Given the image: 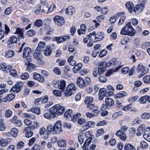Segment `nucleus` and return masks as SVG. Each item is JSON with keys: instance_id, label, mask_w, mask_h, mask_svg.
I'll return each mask as SVG.
<instances>
[{"instance_id": "obj_1", "label": "nucleus", "mask_w": 150, "mask_h": 150, "mask_svg": "<svg viewBox=\"0 0 150 150\" xmlns=\"http://www.w3.org/2000/svg\"><path fill=\"white\" fill-rule=\"evenodd\" d=\"M120 34L124 35L133 36L135 35V31L132 27L130 22L127 23L121 30Z\"/></svg>"}, {"instance_id": "obj_2", "label": "nucleus", "mask_w": 150, "mask_h": 150, "mask_svg": "<svg viewBox=\"0 0 150 150\" xmlns=\"http://www.w3.org/2000/svg\"><path fill=\"white\" fill-rule=\"evenodd\" d=\"M65 111V108L59 104H56L51 107L50 112L55 117V115H60L63 113Z\"/></svg>"}, {"instance_id": "obj_3", "label": "nucleus", "mask_w": 150, "mask_h": 150, "mask_svg": "<svg viewBox=\"0 0 150 150\" xmlns=\"http://www.w3.org/2000/svg\"><path fill=\"white\" fill-rule=\"evenodd\" d=\"M136 70L137 72L141 73L143 75H144L148 72V69L142 63H140L138 65Z\"/></svg>"}, {"instance_id": "obj_4", "label": "nucleus", "mask_w": 150, "mask_h": 150, "mask_svg": "<svg viewBox=\"0 0 150 150\" xmlns=\"http://www.w3.org/2000/svg\"><path fill=\"white\" fill-rule=\"evenodd\" d=\"M23 83L21 81H18L15 85L13 86L11 90L16 93H18L20 91L21 87L23 86Z\"/></svg>"}, {"instance_id": "obj_5", "label": "nucleus", "mask_w": 150, "mask_h": 150, "mask_svg": "<svg viewBox=\"0 0 150 150\" xmlns=\"http://www.w3.org/2000/svg\"><path fill=\"white\" fill-rule=\"evenodd\" d=\"M54 22L58 26H61L64 23V20L63 17L57 16L54 18Z\"/></svg>"}, {"instance_id": "obj_6", "label": "nucleus", "mask_w": 150, "mask_h": 150, "mask_svg": "<svg viewBox=\"0 0 150 150\" xmlns=\"http://www.w3.org/2000/svg\"><path fill=\"white\" fill-rule=\"evenodd\" d=\"M15 97V95L13 93L8 94L2 99L0 98V103L3 102H7L8 101H11L14 99Z\"/></svg>"}, {"instance_id": "obj_7", "label": "nucleus", "mask_w": 150, "mask_h": 150, "mask_svg": "<svg viewBox=\"0 0 150 150\" xmlns=\"http://www.w3.org/2000/svg\"><path fill=\"white\" fill-rule=\"evenodd\" d=\"M69 36L68 35H63L59 37H55L53 38V40L55 41L57 43L64 42L67 39H69Z\"/></svg>"}, {"instance_id": "obj_8", "label": "nucleus", "mask_w": 150, "mask_h": 150, "mask_svg": "<svg viewBox=\"0 0 150 150\" xmlns=\"http://www.w3.org/2000/svg\"><path fill=\"white\" fill-rule=\"evenodd\" d=\"M144 7L143 5L138 4L134 8L133 11L136 13L139 14L143 11Z\"/></svg>"}, {"instance_id": "obj_9", "label": "nucleus", "mask_w": 150, "mask_h": 150, "mask_svg": "<svg viewBox=\"0 0 150 150\" xmlns=\"http://www.w3.org/2000/svg\"><path fill=\"white\" fill-rule=\"evenodd\" d=\"M76 83L81 88L86 87L87 84V83H86L83 79L81 77H78L77 78Z\"/></svg>"}, {"instance_id": "obj_10", "label": "nucleus", "mask_w": 150, "mask_h": 150, "mask_svg": "<svg viewBox=\"0 0 150 150\" xmlns=\"http://www.w3.org/2000/svg\"><path fill=\"white\" fill-rule=\"evenodd\" d=\"M104 65L105 63L103 62H101L99 63L98 70L99 74H103L106 70Z\"/></svg>"}, {"instance_id": "obj_11", "label": "nucleus", "mask_w": 150, "mask_h": 150, "mask_svg": "<svg viewBox=\"0 0 150 150\" xmlns=\"http://www.w3.org/2000/svg\"><path fill=\"white\" fill-rule=\"evenodd\" d=\"M12 140V139L11 138L2 139L0 140V145L2 147L6 146Z\"/></svg>"}, {"instance_id": "obj_12", "label": "nucleus", "mask_w": 150, "mask_h": 150, "mask_svg": "<svg viewBox=\"0 0 150 150\" xmlns=\"http://www.w3.org/2000/svg\"><path fill=\"white\" fill-rule=\"evenodd\" d=\"M54 132H59L62 130V123L60 121H58L55 124L54 126Z\"/></svg>"}, {"instance_id": "obj_13", "label": "nucleus", "mask_w": 150, "mask_h": 150, "mask_svg": "<svg viewBox=\"0 0 150 150\" xmlns=\"http://www.w3.org/2000/svg\"><path fill=\"white\" fill-rule=\"evenodd\" d=\"M117 17L121 16V17L119 21L118 25H120L123 23L125 19L126 16L124 15V12L119 13L117 14Z\"/></svg>"}, {"instance_id": "obj_14", "label": "nucleus", "mask_w": 150, "mask_h": 150, "mask_svg": "<svg viewBox=\"0 0 150 150\" xmlns=\"http://www.w3.org/2000/svg\"><path fill=\"white\" fill-rule=\"evenodd\" d=\"M116 135L117 136L119 137L120 139L123 140L125 141L126 139V136L125 133L122 132L121 130H119L117 132Z\"/></svg>"}, {"instance_id": "obj_15", "label": "nucleus", "mask_w": 150, "mask_h": 150, "mask_svg": "<svg viewBox=\"0 0 150 150\" xmlns=\"http://www.w3.org/2000/svg\"><path fill=\"white\" fill-rule=\"evenodd\" d=\"M33 78L40 82H43L44 81V78L40 74L37 73H35L34 74Z\"/></svg>"}, {"instance_id": "obj_16", "label": "nucleus", "mask_w": 150, "mask_h": 150, "mask_svg": "<svg viewBox=\"0 0 150 150\" xmlns=\"http://www.w3.org/2000/svg\"><path fill=\"white\" fill-rule=\"evenodd\" d=\"M41 52L40 50H36L34 54L33 57L34 58L40 61L41 60L42 56L41 54Z\"/></svg>"}, {"instance_id": "obj_17", "label": "nucleus", "mask_w": 150, "mask_h": 150, "mask_svg": "<svg viewBox=\"0 0 150 150\" xmlns=\"http://www.w3.org/2000/svg\"><path fill=\"white\" fill-rule=\"evenodd\" d=\"M88 39L90 41L93 42H97L96 38V32L93 31L92 33H90L88 36Z\"/></svg>"}, {"instance_id": "obj_18", "label": "nucleus", "mask_w": 150, "mask_h": 150, "mask_svg": "<svg viewBox=\"0 0 150 150\" xmlns=\"http://www.w3.org/2000/svg\"><path fill=\"white\" fill-rule=\"evenodd\" d=\"M147 129H149V131L146 130L144 132V133L143 134V137L148 141L150 142V128L147 127Z\"/></svg>"}, {"instance_id": "obj_19", "label": "nucleus", "mask_w": 150, "mask_h": 150, "mask_svg": "<svg viewBox=\"0 0 150 150\" xmlns=\"http://www.w3.org/2000/svg\"><path fill=\"white\" fill-rule=\"evenodd\" d=\"M105 104L109 107L112 106L114 105V100L111 98H107L105 100Z\"/></svg>"}, {"instance_id": "obj_20", "label": "nucleus", "mask_w": 150, "mask_h": 150, "mask_svg": "<svg viewBox=\"0 0 150 150\" xmlns=\"http://www.w3.org/2000/svg\"><path fill=\"white\" fill-rule=\"evenodd\" d=\"M31 52V49L29 47H26L23 50V56L24 58H25L28 56Z\"/></svg>"}, {"instance_id": "obj_21", "label": "nucleus", "mask_w": 150, "mask_h": 150, "mask_svg": "<svg viewBox=\"0 0 150 150\" xmlns=\"http://www.w3.org/2000/svg\"><path fill=\"white\" fill-rule=\"evenodd\" d=\"M45 46L46 44L45 42L43 41L40 42L39 43L36 50H40V52H41L42 50H43V49Z\"/></svg>"}, {"instance_id": "obj_22", "label": "nucleus", "mask_w": 150, "mask_h": 150, "mask_svg": "<svg viewBox=\"0 0 150 150\" xmlns=\"http://www.w3.org/2000/svg\"><path fill=\"white\" fill-rule=\"evenodd\" d=\"M72 110L71 109L68 110L65 112L64 114V116L67 119L71 120L73 115L72 113Z\"/></svg>"}, {"instance_id": "obj_23", "label": "nucleus", "mask_w": 150, "mask_h": 150, "mask_svg": "<svg viewBox=\"0 0 150 150\" xmlns=\"http://www.w3.org/2000/svg\"><path fill=\"white\" fill-rule=\"evenodd\" d=\"M80 29H79L77 30V32L79 35H81L82 34H83L85 33L86 29V25L84 24H82L80 26Z\"/></svg>"}, {"instance_id": "obj_24", "label": "nucleus", "mask_w": 150, "mask_h": 150, "mask_svg": "<svg viewBox=\"0 0 150 150\" xmlns=\"http://www.w3.org/2000/svg\"><path fill=\"white\" fill-rule=\"evenodd\" d=\"M51 47L47 45L45 50H43L44 54L46 56H49L51 54Z\"/></svg>"}, {"instance_id": "obj_25", "label": "nucleus", "mask_w": 150, "mask_h": 150, "mask_svg": "<svg viewBox=\"0 0 150 150\" xmlns=\"http://www.w3.org/2000/svg\"><path fill=\"white\" fill-rule=\"evenodd\" d=\"M75 12V9L74 7L70 6L66 9V13L69 15H72Z\"/></svg>"}, {"instance_id": "obj_26", "label": "nucleus", "mask_w": 150, "mask_h": 150, "mask_svg": "<svg viewBox=\"0 0 150 150\" xmlns=\"http://www.w3.org/2000/svg\"><path fill=\"white\" fill-rule=\"evenodd\" d=\"M126 7L130 13H132V9L134 8L133 4L131 1L127 2L126 4Z\"/></svg>"}, {"instance_id": "obj_27", "label": "nucleus", "mask_w": 150, "mask_h": 150, "mask_svg": "<svg viewBox=\"0 0 150 150\" xmlns=\"http://www.w3.org/2000/svg\"><path fill=\"white\" fill-rule=\"evenodd\" d=\"M127 95V94L124 91H121L116 94L114 96V98L115 99L119 98L124 97Z\"/></svg>"}, {"instance_id": "obj_28", "label": "nucleus", "mask_w": 150, "mask_h": 150, "mask_svg": "<svg viewBox=\"0 0 150 150\" xmlns=\"http://www.w3.org/2000/svg\"><path fill=\"white\" fill-rule=\"evenodd\" d=\"M23 30L22 29H21L19 28H17L16 29V33L18 34V39L23 38Z\"/></svg>"}, {"instance_id": "obj_29", "label": "nucleus", "mask_w": 150, "mask_h": 150, "mask_svg": "<svg viewBox=\"0 0 150 150\" xmlns=\"http://www.w3.org/2000/svg\"><path fill=\"white\" fill-rule=\"evenodd\" d=\"M67 88L68 90L70 91L73 93L76 89V87L75 84L74 83H71L69 84Z\"/></svg>"}, {"instance_id": "obj_30", "label": "nucleus", "mask_w": 150, "mask_h": 150, "mask_svg": "<svg viewBox=\"0 0 150 150\" xmlns=\"http://www.w3.org/2000/svg\"><path fill=\"white\" fill-rule=\"evenodd\" d=\"M90 139H88V140H86L83 146L82 147V150H88V147L90 144V142L91 141Z\"/></svg>"}, {"instance_id": "obj_31", "label": "nucleus", "mask_w": 150, "mask_h": 150, "mask_svg": "<svg viewBox=\"0 0 150 150\" xmlns=\"http://www.w3.org/2000/svg\"><path fill=\"white\" fill-rule=\"evenodd\" d=\"M22 117L24 118H28L32 120L34 119L35 117L34 115L32 114H29L26 113H23L21 115Z\"/></svg>"}, {"instance_id": "obj_32", "label": "nucleus", "mask_w": 150, "mask_h": 150, "mask_svg": "<svg viewBox=\"0 0 150 150\" xmlns=\"http://www.w3.org/2000/svg\"><path fill=\"white\" fill-rule=\"evenodd\" d=\"M104 38V35L103 32H100L97 34H96V38L97 42L102 40Z\"/></svg>"}, {"instance_id": "obj_33", "label": "nucleus", "mask_w": 150, "mask_h": 150, "mask_svg": "<svg viewBox=\"0 0 150 150\" xmlns=\"http://www.w3.org/2000/svg\"><path fill=\"white\" fill-rule=\"evenodd\" d=\"M33 25L37 27L42 26L43 25L42 20L40 19L37 20L34 22Z\"/></svg>"}, {"instance_id": "obj_34", "label": "nucleus", "mask_w": 150, "mask_h": 150, "mask_svg": "<svg viewBox=\"0 0 150 150\" xmlns=\"http://www.w3.org/2000/svg\"><path fill=\"white\" fill-rule=\"evenodd\" d=\"M95 125V123L93 121H89L87 122L85 126L86 129H88L90 127H93Z\"/></svg>"}, {"instance_id": "obj_35", "label": "nucleus", "mask_w": 150, "mask_h": 150, "mask_svg": "<svg viewBox=\"0 0 150 150\" xmlns=\"http://www.w3.org/2000/svg\"><path fill=\"white\" fill-rule=\"evenodd\" d=\"M124 149L125 150H135L134 146L132 144L128 143L125 145Z\"/></svg>"}, {"instance_id": "obj_36", "label": "nucleus", "mask_w": 150, "mask_h": 150, "mask_svg": "<svg viewBox=\"0 0 150 150\" xmlns=\"http://www.w3.org/2000/svg\"><path fill=\"white\" fill-rule=\"evenodd\" d=\"M29 111L37 115H39L40 113V109L38 107L31 108Z\"/></svg>"}, {"instance_id": "obj_37", "label": "nucleus", "mask_w": 150, "mask_h": 150, "mask_svg": "<svg viewBox=\"0 0 150 150\" xmlns=\"http://www.w3.org/2000/svg\"><path fill=\"white\" fill-rule=\"evenodd\" d=\"M17 41V37L12 36L8 40V43L9 44L16 43Z\"/></svg>"}, {"instance_id": "obj_38", "label": "nucleus", "mask_w": 150, "mask_h": 150, "mask_svg": "<svg viewBox=\"0 0 150 150\" xmlns=\"http://www.w3.org/2000/svg\"><path fill=\"white\" fill-rule=\"evenodd\" d=\"M53 129H54V127L52 125H48L46 129V133L47 135H48L50 134L52 131H53L54 132Z\"/></svg>"}, {"instance_id": "obj_39", "label": "nucleus", "mask_w": 150, "mask_h": 150, "mask_svg": "<svg viewBox=\"0 0 150 150\" xmlns=\"http://www.w3.org/2000/svg\"><path fill=\"white\" fill-rule=\"evenodd\" d=\"M59 88L62 91H63L66 87V82L64 80H62L60 81V83L59 85Z\"/></svg>"}, {"instance_id": "obj_40", "label": "nucleus", "mask_w": 150, "mask_h": 150, "mask_svg": "<svg viewBox=\"0 0 150 150\" xmlns=\"http://www.w3.org/2000/svg\"><path fill=\"white\" fill-rule=\"evenodd\" d=\"M14 55V52L12 50H9L6 53L5 56L6 58H10L13 57Z\"/></svg>"}, {"instance_id": "obj_41", "label": "nucleus", "mask_w": 150, "mask_h": 150, "mask_svg": "<svg viewBox=\"0 0 150 150\" xmlns=\"http://www.w3.org/2000/svg\"><path fill=\"white\" fill-rule=\"evenodd\" d=\"M10 132L12 137H16L17 136L18 131L16 128H13L11 129Z\"/></svg>"}, {"instance_id": "obj_42", "label": "nucleus", "mask_w": 150, "mask_h": 150, "mask_svg": "<svg viewBox=\"0 0 150 150\" xmlns=\"http://www.w3.org/2000/svg\"><path fill=\"white\" fill-rule=\"evenodd\" d=\"M93 100V98L92 97L87 96L85 99L84 102L87 105L91 103Z\"/></svg>"}, {"instance_id": "obj_43", "label": "nucleus", "mask_w": 150, "mask_h": 150, "mask_svg": "<svg viewBox=\"0 0 150 150\" xmlns=\"http://www.w3.org/2000/svg\"><path fill=\"white\" fill-rule=\"evenodd\" d=\"M81 116V114L80 113H78L76 114L73 115L70 120H72L74 122H75L76 121L77 118L80 117Z\"/></svg>"}, {"instance_id": "obj_44", "label": "nucleus", "mask_w": 150, "mask_h": 150, "mask_svg": "<svg viewBox=\"0 0 150 150\" xmlns=\"http://www.w3.org/2000/svg\"><path fill=\"white\" fill-rule=\"evenodd\" d=\"M58 146L60 147H64L66 146L65 140H60L57 142Z\"/></svg>"}, {"instance_id": "obj_45", "label": "nucleus", "mask_w": 150, "mask_h": 150, "mask_svg": "<svg viewBox=\"0 0 150 150\" xmlns=\"http://www.w3.org/2000/svg\"><path fill=\"white\" fill-rule=\"evenodd\" d=\"M105 88H101L100 89L99 92V95H102L104 96H107V92Z\"/></svg>"}, {"instance_id": "obj_46", "label": "nucleus", "mask_w": 150, "mask_h": 150, "mask_svg": "<svg viewBox=\"0 0 150 150\" xmlns=\"http://www.w3.org/2000/svg\"><path fill=\"white\" fill-rule=\"evenodd\" d=\"M141 117L143 119H149L150 118V113L146 112H144L142 115Z\"/></svg>"}, {"instance_id": "obj_47", "label": "nucleus", "mask_w": 150, "mask_h": 150, "mask_svg": "<svg viewBox=\"0 0 150 150\" xmlns=\"http://www.w3.org/2000/svg\"><path fill=\"white\" fill-rule=\"evenodd\" d=\"M85 137L88 138L86 140H88V139H90L91 141L90 143L91 142V140H92V132L90 131H88L86 132L85 133Z\"/></svg>"}, {"instance_id": "obj_48", "label": "nucleus", "mask_w": 150, "mask_h": 150, "mask_svg": "<svg viewBox=\"0 0 150 150\" xmlns=\"http://www.w3.org/2000/svg\"><path fill=\"white\" fill-rule=\"evenodd\" d=\"M51 115L48 113H44V117L47 119H51L52 118H54L55 117L54 115L51 113H50Z\"/></svg>"}, {"instance_id": "obj_49", "label": "nucleus", "mask_w": 150, "mask_h": 150, "mask_svg": "<svg viewBox=\"0 0 150 150\" xmlns=\"http://www.w3.org/2000/svg\"><path fill=\"white\" fill-rule=\"evenodd\" d=\"M20 18L24 24H26L30 22V20L28 18L24 16H21Z\"/></svg>"}, {"instance_id": "obj_50", "label": "nucleus", "mask_w": 150, "mask_h": 150, "mask_svg": "<svg viewBox=\"0 0 150 150\" xmlns=\"http://www.w3.org/2000/svg\"><path fill=\"white\" fill-rule=\"evenodd\" d=\"M73 93L70 91L68 90L66 88V89L64 92V95L65 96L69 97L71 96Z\"/></svg>"}, {"instance_id": "obj_51", "label": "nucleus", "mask_w": 150, "mask_h": 150, "mask_svg": "<svg viewBox=\"0 0 150 150\" xmlns=\"http://www.w3.org/2000/svg\"><path fill=\"white\" fill-rule=\"evenodd\" d=\"M39 127V123L37 122L34 121L33 123V125L30 126V128L32 129H34L35 128H37Z\"/></svg>"}, {"instance_id": "obj_52", "label": "nucleus", "mask_w": 150, "mask_h": 150, "mask_svg": "<svg viewBox=\"0 0 150 150\" xmlns=\"http://www.w3.org/2000/svg\"><path fill=\"white\" fill-rule=\"evenodd\" d=\"M128 39L127 37H125L123 38L121 40V42L122 45L126 44L128 41Z\"/></svg>"}, {"instance_id": "obj_53", "label": "nucleus", "mask_w": 150, "mask_h": 150, "mask_svg": "<svg viewBox=\"0 0 150 150\" xmlns=\"http://www.w3.org/2000/svg\"><path fill=\"white\" fill-rule=\"evenodd\" d=\"M144 82L146 83H150V76H145L143 78Z\"/></svg>"}, {"instance_id": "obj_54", "label": "nucleus", "mask_w": 150, "mask_h": 150, "mask_svg": "<svg viewBox=\"0 0 150 150\" xmlns=\"http://www.w3.org/2000/svg\"><path fill=\"white\" fill-rule=\"evenodd\" d=\"M36 34V32L32 29L28 31L27 34L30 36H34Z\"/></svg>"}, {"instance_id": "obj_55", "label": "nucleus", "mask_w": 150, "mask_h": 150, "mask_svg": "<svg viewBox=\"0 0 150 150\" xmlns=\"http://www.w3.org/2000/svg\"><path fill=\"white\" fill-rule=\"evenodd\" d=\"M129 70L128 67H125L122 69L121 71L122 73L124 74H127Z\"/></svg>"}, {"instance_id": "obj_56", "label": "nucleus", "mask_w": 150, "mask_h": 150, "mask_svg": "<svg viewBox=\"0 0 150 150\" xmlns=\"http://www.w3.org/2000/svg\"><path fill=\"white\" fill-rule=\"evenodd\" d=\"M98 80L99 81L102 83H105L107 80V79L104 76H101L98 78Z\"/></svg>"}, {"instance_id": "obj_57", "label": "nucleus", "mask_w": 150, "mask_h": 150, "mask_svg": "<svg viewBox=\"0 0 150 150\" xmlns=\"http://www.w3.org/2000/svg\"><path fill=\"white\" fill-rule=\"evenodd\" d=\"M53 71L57 75H60L61 74L60 69L57 67H55L53 69Z\"/></svg>"}, {"instance_id": "obj_58", "label": "nucleus", "mask_w": 150, "mask_h": 150, "mask_svg": "<svg viewBox=\"0 0 150 150\" xmlns=\"http://www.w3.org/2000/svg\"><path fill=\"white\" fill-rule=\"evenodd\" d=\"M123 114V112L122 111H120L117 112L115 113V114L112 116V119H115L116 117L121 115Z\"/></svg>"}, {"instance_id": "obj_59", "label": "nucleus", "mask_w": 150, "mask_h": 150, "mask_svg": "<svg viewBox=\"0 0 150 150\" xmlns=\"http://www.w3.org/2000/svg\"><path fill=\"white\" fill-rule=\"evenodd\" d=\"M12 12L11 7H9L7 8L4 11L5 13L7 15L10 14Z\"/></svg>"}, {"instance_id": "obj_60", "label": "nucleus", "mask_w": 150, "mask_h": 150, "mask_svg": "<svg viewBox=\"0 0 150 150\" xmlns=\"http://www.w3.org/2000/svg\"><path fill=\"white\" fill-rule=\"evenodd\" d=\"M7 68V66L5 63H3L0 64V69L3 71H5Z\"/></svg>"}, {"instance_id": "obj_61", "label": "nucleus", "mask_w": 150, "mask_h": 150, "mask_svg": "<svg viewBox=\"0 0 150 150\" xmlns=\"http://www.w3.org/2000/svg\"><path fill=\"white\" fill-rule=\"evenodd\" d=\"M12 111L8 109L6 111L5 115L6 117H10L12 115Z\"/></svg>"}, {"instance_id": "obj_62", "label": "nucleus", "mask_w": 150, "mask_h": 150, "mask_svg": "<svg viewBox=\"0 0 150 150\" xmlns=\"http://www.w3.org/2000/svg\"><path fill=\"white\" fill-rule=\"evenodd\" d=\"M29 77V74L27 73H25L21 76V79L23 80H26Z\"/></svg>"}, {"instance_id": "obj_63", "label": "nucleus", "mask_w": 150, "mask_h": 150, "mask_svg": "<svg viewBox=\"0 0 150 150\" xmlns=\"http://www.w3.org/2000/svg\"><path fill=\"white\" fill-rule=\"evenodd\" d=\"M53 93L57 96H61L62 94L61 92L60 91L57 90H54Z\"/></svg>"}, {"instance_id": "obj_64", "label": "nucleus", "mask_w": 150, "mask_h": 150, "mask_svg": "<svg viewBox=\"0 0 150 150\" xmlns=\"http://www.w3.org/2000/svg\"><path fill=\"white\" fill-rule=\"evenodd\" d=\"M140 145L143 149H146L148 146L147 144L144 141H142L140 142Z\"/></svg>"}]
</instances>
